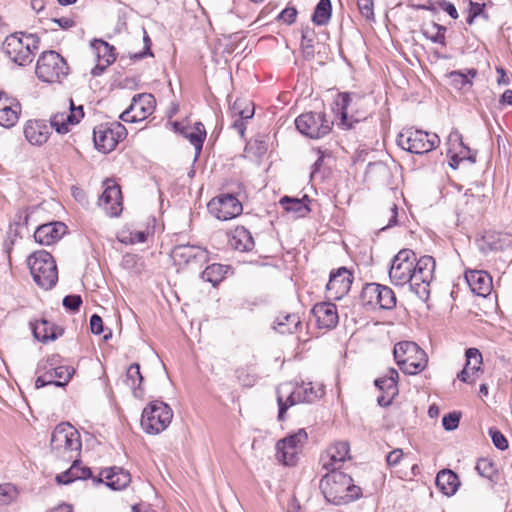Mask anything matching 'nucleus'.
Segmentation results:
<instances>
[{
	"label": "nucleus",
	"mask_w": 512,
	"mask_h": 512,
	"mask_svg": "<svg viewBox=\"0 0 512 512\" xmlns=\"http://www.w3.org/2000/svg\"><path fill=\"white\" fill-rule=\"evenodd\" d=\"M84 117L83 106L76 107L70 99V112L56 113L50 119V124L44 120H29L24 127V135L32 145L44 144L54 128L58 133L64 134L69 131V125L80 122Z\"/></svg>",
	"instance_id": "1"
},
{
	"label": "nucleus",
	"mask_w": 512,
	"mask_h": 512,
	"mask_svg": "<svg viewBox=\"0 0 512 512\" xmlns=\"http://www.w3.org/2000/svg\"><path fill=\"white\" fill-rule=\"evenodd\" d=\"M319 488L327 502L341 505L360 496L361 489L353 484L352 478L342 471H330L320 480Z\"/></svg>",
	"instance_id": "2"
},
{
	"label": "nucleus",
	"mask_w": 512,
	"mask_h": 512,
	"mask_svg": "<svg viewBox=\"0 0 512 512\" xmlns=\"http://www.w3.org/2000/svg\"><path fill=\"white\" fill-rule=\"evenodd\" d=\"M39 43L40 39L35 34L16 32L5 38L2 50L13 63L26 66L33 61Z\"/></svg>",
	"instance_id": "3"
},
{
	"label": "nucleus",
	"mask_w": 512,
	"mask_h": 512,
	"mask_svg": "<svg viewBox=\"0 0 512 512\" xmlns=\"http://www.w3.org/2000/svg\"><path fill=\"white\" fill-rule=\"evenodd\" d=\"M81 446L80 434L71 424L63 422L53 430L50 447L55 457L71 461L79 456Z\"/></svg>",
	"instance_id": "4"
},
{
	"label": "nucleus",
	"mask_w": 512,
	"mask_h": 512,
	"mask_svg": "<svg viewBox=\"0 0 512 512\" xmlns=\"http://www.w3.org/2000/svg\"><path fill=\"white\" fill-rule=\"evenodd\" d=\"M336 112L340 115L339 125L345 129L354 128L355 124L368 117L365 98L355 92H342L335 100Z\"/></svg>",
	"instance_id": "5"
},
{
	"label": "nucleus",
	"mask_w": 512,
	"mask_h": 512,
	"mask_svg": "<svg viewBox=\"0 0 512 512\" xmlns=\"http://www.w3.org/2000/svg\"><path fill=\"white\" fill-rule=\"evenodd\" d=\"M288 384L280 385L277 388V403L279 406L278 420H284V414L289 407L301 403H312L321 398L324 394L322 386L314 387L311 382L302 383L291 391H287Z\"/></svg>",
	"instance_id": "6"
},
{
	"label": "nucleus",
	"mask_w": 512,
	"mask_h": 512,
	"mask_svg": "<svg viewBox=\"0 0 512 512\" xmlns=\"http://www.w3.org/2000/svg\"><path fill=\"white\" fill-rule=\"evenodd\" d=\"M27 264L35 283L43 289H51L58 280L57 266L52 255L45 250L32 253Z\"/></svg>",
	"instance_id": "7"
},
{
	"label": "nucleus",
	"mask_w": 512,
	"mask_h": 512,
	"mask_svg": "<svg viewBox=\"0 0 512 512\" xmlns=\"http://www.w3.org/2000/svg\"><path fill=\"white\" fill-rule=\"evenodd\" d=\"M395 361L403 373L416 375L422 372L428 363L426 352L412 341H401L393 350Z\"/></svg>",
	"instance_id": "8"
},
{
	"label": "nucleus",
	"mask_w": 512,
	"mask_h": 512,
	"mask_svg": "<svg viewBox=\"0 0 512 512\" xmlns=\"http://www.w3.org/2000/svg\"><path fill=\"white\" fill-rule=\"evenodd\" d=\"M35 73L42 82L61 83L69 74V66L58 52L48 50L39 56Z\"/></svg>",
	"instance_id": "9"
},
{
	"label": "nucleus",
	"mask_w": 512,
	"mask_h": 512,
	"mask_svg": "<svg viewBox=\"0 0 512 512\" xmlns=\"http://www.w3.org/2000/svg\"><path fill=\"white\" fill-rule=\"evenodd\" d=\"M396 143L400 148L410 153L425 154L439 145L440 138L436 133L407 128L398 134Z\"/></svg>",
	"instance_id": "10"
},
{
	"label": "nucleus",
	"mask_w": 512,
	"mask_h": 512,
	"mask_svg": "<svg viewBox=\"0 0 512 512\" xmlns=\"http://www.w3.org/2000/svg\"><path fill=\"white\" fill-rule=\"evenodd\" d=\"M173 418V411L163 401L155 400L144 408L141 417L142 429L151 435L164 431Z\"/></svg>",
	"instance_id": "11"
},
{
	"label": "nucleus",
	"mask_w": 512,
	"mask_h": 512,
	"mask_svg": "<svg viewBox=\"0 0 512 512\" xmlns=\"http://www.w3.org/2000/svg\"><path fill=\"white\" fill-rule=\"evenodd\" d=\"M435 266L434 258L429 255H424L413 263L414 284H411V290L422 301L429 298V285L434 278Z\"/></svg>",
	"instance_id": "12"
},
{
	"label": "nucleus",
	"mask_w": 512,
	"mask_h": 512,
	"mask_svg": "<svg viewBox=\"0 0 512 512\" xmlns=\"http://www.w3.org/2000/svg\"><path fill=\"white\" fill-rule=\"evenodd\" d=\"M297 130L311 139H320L332 129L333 122L323 112H306L295 119Z\"/></svg>",
	"instance_id": "13"
},
{
	"label": "nucleus",
	"mask_w": 512,
	"mask_h": 512,
	"mask_svg": "<svg viewBox=\"0 0 512 512\" xmlns=\"http://www.w3.org/2000/svg\"><path fill=\"white\" fill-rule=\"evenodd\" d=\"M360 300L363 306L375 309L391 310L396 306L394 291L385 285L378 283H367L362 288Z\"/></svg>",
	"instance_id": "14"
},
{
	"label": "nucleus",
	"mask_w": 512,
	"mask_h": 512,
	"mask_svg": "<svg viewBox=\"0 0 512 512\" xmlns=\"http://www.w3.org/2000/svg\"><path fill=\"white\" fill-rule=\"evenodd\" d=\"M415 261L416 254L410 249H402L394 256L389 270V278L393 285L414 284L412 270Z\"/></svg>",
	"instance_id": "15"
},
{
	"label": "nucleus",
	"mask_w": 512,
	"mask_h": 512,
	"mask_svg": "<svg viewBox=\"0 0 512 512\" xmlns=\"http://www.w3.org/2000/svg\"><path fill=\"white\" fill-rule=\"evenodd\" d=\"M308 435L305 429L288 435L276 443V458L284 465L292 466L297 461V455L307 442Z\"/></svg>",
	"instance_id": "16"
},
{
	"label": "nucleus",
	"mask_w": 512,
	"mask_h": 512,
	"mask_svg": "<svg viewBox=\"0 0 512 512\" xmlns=\"http://www.w3.org/2000/svg\"><path fill=\"white\" fill-rule=\"evenodd\" d=\"M156 100L150 93H141L133 96L129 107L123 111L119 118L124 122H140L153 114Z\"/></svg>",
	"instance_id": "17"
},
{
	"label": "nucleus",
	"mask_w": 512,
	"mask_h": 512,
	"mask_svg": "<svg viewBox=\"0 0 512 512\" xmlns=\"http://www.w3.org/2000/svg\"><path fill=\"white\" fill-rule=\"evenodd\" d=\"M208 211L218 220L227 221L239 216L243 206L233 194H220L207 204Z\"/></svg>",
	"instance_id": "18"
},
{
	"label": "nucleus",
	"mask_w": 512,
	"mask_h": 512,
	"mask_svg": "<svg viewBox=\"0 0 512 512\" xmlns=\"http://www.w3.org/2000/svg\"><path fill=\"white\" fill-rule=\"evenodd\" d=\"M171 257L179 266L203 264L208 261V252L197 245L179 244L172 249Z\"/></svg>",
	"instance_id": "19"
},
{
	"label": "nucleus",
	"mask_w": 512,
	"mask_h": 512,
	"mask_svg": "<svg viewBox=\"0 0 512 512\" xmlns=\"http://www.w3.org/2000/svg\"><path fill=\"white\" fill-rule=\"evenodd\" d=\"M352 282V273L346 267H340L330 273L326 289L331 298L341 299L349 292Z\"/></svg>",
	"instance_id": "20"
},
{
	"label": "nucleus",
	"mask_w": 512,
	"mask_h": 512,
	"mask_svg": "<svg viewBox=\"0 0 512 512\" xmlns=\"http://www.w3.org/2000/svg\"><path fill=\"white\" fill-rule=\"evenodd\" d=\"M349 451L348 442L339 441L334 443L327 449L326 455L321 458L323 468L328 472L340 471L342 463L350 458Z\"/></svg>",
	"instance_id": "21"
},
{
	"label": "nucleus",
	"mask_w": 512,
	"mask_h": 512,
	"mask_svg": "<svg viewBox=\"0 0 512 512\" xmlns=\"http://www.w3.org/2000/svg\"><path fill=\"white\" fill-rule=\"evenodd\" d=\"M74 369L69 366H57L48 369L44 374L37 377L35 381L36 388H42L47 385L64 387L70 381Z\"/></svg>",
	"instance_id": "22"
},
{
	"label": "nucleus",
	"mask_w": 512,
	"mask_h": 512,
	"mask_svg": "<svg viewBox=\"0 0 512 512\" xmlns=\"http://www.w3.org/2000/svg\"><path fill=\"white\" fill-rule=\"evenodd\" d=\"M99 206L111 217L118 216L122 211V194L115 183L107 182L105 190L99 198Z\"/></svg>",
	"instance_id": "23"
},
{
	"label": "nucleus",
	"mask_w": 512,
	"mask_h": 512,
	"mask_svg": "<svg viewBox=\"0 0 512 512\" xmlns=\"http://www.w3.org/2000/svg\"><path fill=\"white\" fill-rule=\"evenodd\" d=\"M67 226L62 222L40 225L34 232V239L41 245H52L66 233Z\"/></svg>",
	"instance_id": "24"
},
{
	"label": "nucleus",
	"mask_w": 512,
	"mask_h": 512,
	"mask_svg": "<svg viewBox=\"0 0 512 512\" xmlns=\"http://www.w3.org/2000/svg\"><path fill=\"white\" fill-rule=\"evenodd\" d=\"M312 314L316 318L319 328L332 329L339 321L336 305L330 302H321L314 305Z\"/></svg>",
	"instance_id": "25"
},
{
	"label": "nucleus",
	"mask_w": 512,
	"mask_h": 512,
	"mask_svg": "<svg viewBox=\"0 0 512 512\" xmlns=\"http://www.w3.org/2000/svg\"><path fill=\"white\" fill-rule=\"evenodd\" d=\"M101 478L95 479L97 483H102L105 479L106 485L113 490H122L128 486L131 476L128 471L119 467H111L101 471Z\"/></svg>",
	"instance_id": "26"
},
{
	"label": "nucleus",
	"mask_w": 512,
	"mask_h": 512,
	"mask_svg": "<svg viewBox=\"0 0 512 512\" xmlns=\"http://www.w3.org/2000/svg\"><path fill=\"white\" fill-rule=\"evenodd\" d=\"M30 327L33 336L43 343L56 340L64 333V329L62 327L56 326L46 319L30 322Z\"/></svg>",
	"instance_id": "27"
},
{
	"label": "nucleus",
	"mask_w": 512,
	"mask_h": 512,
	"mask_svg": "<svg viewBox=\"0 0 512 512\" xmlns=\"http://www.w3.org/2000/svg\"><path fill=\"white\" fill-rule=\"evenodd\" d=\"M21 112L20 104L5 95L0 94V125L6 128L13 127Z\"/></svg>",
	"instance_id": "28"
},
{
	"label": "nucleus",
	"mask_w": 512,
	"mask_h": 512,
	"mask_svg": "<svg viewBox=\"0 0 512 512\" xmlns=\"http://www.w3.org/2000/svg\"><path fill=\"white\" fill-rule=\"evenodd\" d=\"M468 285L478 296H487L492 290V278L485 271H469L465 274Z\"/></svg>",
	"instance_id": "29"
},
{
	"label": "nucleus",
	"mask_w": 512,
	"mask_h": 512,
	"mask_svg": "<svg viewBox=\"0 0 512 512\" xmlns=\"http://www.w3.org/2000/svg\"><path fill=\"white\" fill-rule=\"evenodd\" d=\"M72 461L73 464L68 470L56 476L55 480L58 484L67 485L75 480H85L91 477L92 472L90 468L80 466V462L77 458H74Z\"/></svg>",
	"instance_id": "30"
},
{
	"label": "nucleus",
	"mask_w": 512,
	"mask_h": 512,
	"mask_svg": "<svg viewBox=\"0 0 512 512\" xmlns=\"http://www.w3.org/2000/svg\"><path fill=\"white\" fill-rule=\"evenodd\" d=\"M93 139L96 149L103 153L112 151L118 142L113 131L109 128H104L103 126H99L94 129Z\"/></svg>",
	"instance_id": "31"
},
{
	"label": "nucleus",
	"mask_w": 512,
	"mask_h": 512,
	"mask_svg": "<svg viewBox=\"0 0 512 512\" xmlns=\"http://www.w3.org/2000/svg\"><path fill=\"white\" fill-rule=\"evenodd\" d=\"M309 202L310 198L308 195H304L302 198L283 196L279 204L286 212L294 213L296 217H304L310 212Z\"/></svg>",
	"instance_id": "32"
},
{
	"label": "nucleus",
	"mask_w": 512,
	"mask_h": 512,
	"mask_svg": "<svg viewBox=\"0 0 512 512\" xmlns=\"http://www.w3.org/2000/svg\"><path fill=\"white\" fill-rule=\"evenodd\" d=\"M435 482L439 490L447 496L454 495L460 485L458 475L449 469L438 472Z\"/></svg>",
	"instance_id": "33"
},
{
	"label": "nucleus",
	"mask_w": 512,
	"mask_h": 512,
	"mask_svg": "<svg viewBox=\"0 0 512 512\" xmlns=\"http://www.w3.org/2000/svg\"><path fill=\"white\" fill-rule=\"evenodd\" d=\"M230 246L240 252H248L254 248V239L249 230L243 226H237L229 241Z\"/></svg>",
	"instance_id": "34"
},
{
	"label": "nucleus",
	"mask_w": 512,
	"mask_h": 512,
	"mask_svg": "<svg viewBox=\"0 0 512 512\" xmlns=\"http://www.w3.org/2000/svg\"><path fill=\"white\" fill-rule=\"evenodd\" d=\"M123 381L132 390L135 398H143L144 390L141 387L143 376L140 373V366L138 363H133L127 368Z\"/></svg>",
	"instance_id": "35"
},
{
	"label": "nucleus",
	"mask_w": 512,
	"mask_h": 512,
	"mask_svg": "<svg viewBox=\"0 0 512 512\" xmlns=\"http://www.w3.org/2000/svg\"><path fill=\"white\" fill-rule=\"evenodd\" d=\"M398 378V371L394 368H390L383 377L375 380V386L387 396L395 397L398 394Z\"/></svg>",
	"instance_id": "36"
},
{
	"label": "nucleus",
	"mask_w": 512,
	"mask_h": 512,
	"mask_svg": "<svg viewBox=\"0 0 512 512\" xmlns=\"http://www.w3.org/2000/svg\"><path fill=\"white\" fill-rule=\"evenodd\" d=\"M300 324V317L297 314H280L275 321L274 328L281 334H292Z\"/></svg>",
	"instance_id": "37"
},
{
	"label": "nucleus",
	"mask_w": 512,
	"mask_h": 512,
	"mask_svg": "<svg viewBox=\"0 0 512 512\" xmlns=\"http://www.w3.org/2000/svg\"><path fill=\"white\" fill-rule=\"evenodd\" d=\"M91 47L96 51L99 59L103 60L106 65H111L116 60V52L114 46L102 39H94Z\"/></svg>",
	"instance_id": "38"
},
{
	"label": "nucleus",
	"mask_w": 512,
	"mask_h": 512,
	"mask_svg": "<svg viewBox=\"0 0 512 512\" xmlns=\"http://www.w3.org/2000/svg\"><path fill=\"white\" fill-rule=\"evenodd\" d=\"M227 271V267L218 263L211 264L201 273V279L213 286L219 284Z\"/></svg>",
	"instance_id": "39"
},
{
	"label": "nucleus",
	"mask_w": 512,
	"mask_h": 512,
	"mask_svg": "<svg viewBox=\"0 0 512 512\" xmlns=\"http://www.w3.org/2000/svg\"><path fill=\"white\" fill-rule=\"evenodd\" d=\"M332 13V4L330 0H320L315 7L312 21L319 26L326 25Z\"/></svg>",
	"instance_id": "40"
},
{
	"label": "nucleus",
	"mask_w": 512,
	"mask_h": 512,
	"mask_svg": "<svg viewBox=\"0 0 512 512\" xmlns=\"http://www.w3.org/2000/svg\"><path fill=\"white\" fill-rule=\"evenodd\" d=\"M466 366L471 369V373L474 374L480 369L482 364V354L477 348H468L465 352Z\"/></svg>",
	"instance_id": "41"
},
{
	"label": "nucleus",
	"mask_w": 512,
	"mask_h": 512,
	"mask_svg": "<svg viewBox=\"0 0 512 512\" xmlns=\"http://www.w3.org/2000/svg\"><path fill=\"white\" fill-rule=\"evenodd\" d=\"M451 84L458 90H468L472 87V81L468 76L460 71H452L449 73Z\"/></svg>",
	"instance_id": "42"
},
{
	"label": "nucleus",
	"mask_w": 512,
	"mask_h": 512,
	"mask_svg": "<svg viewBox=\"0 0 512 512\" xmlns=\"http://www.w3.org/2000/svg\"><path fill=\"white\" fill-rule=\"evenodd\" d=\"M17 489L10 483L0 485V507L9 505L17 497Z\"/></svg>",
	"instance_id": "43"
},
{
	"label": "nucleus",
	"mask_w": 512,
	"mask_h": 512,
	"mask_svg": "<svg viewBox=\"0 0 512 512\" xmlns=\"http://www.w3.org/2000/svg\"><path fill=\"white\" fill-rule=\"evenodd\" d=\"M475 469L482 477L491 479L495 473L494 464L486 458H481L477 461Z\"/></svg>",
	"instance_id": "44"
},
{
	"label": "nucleus",
	"mask_w": 512,
	"mask_h": 512,
	"mask_svg": "<svg viewBox=\"0 0 512 512\" xmlns=\"http://www.w3.org/2000/svg\"><path fill=\"white\" fill-rule=\"evenodd\" d=\"M28 219L29 214L25 209L18 210L14 216L13 222L10 224V233H14V235L17 236L19 234L18 228L27 225Z\"/></svg>",
	"instance_id": "45"
},
{
	"label": "nucleus",
	"mask_w": 512,
	"mask_h": 512,
	"mask_svg": "<svg viewBox=\"0 0 512 512\" xmlns=\"http://www.w3.org/2000/svg\"><path fill=\"white\" fill-rule=\"evenodd\" d=\"M181 134L185 138H187L190 141V143L195 147L196 154L198 155L202 150V146H203V142H204L205 138L202 136H199L198 133H196L195 131H193L190 128H183L181 130Z\"/></svg>",
	"instance_id": "46"
},
{
	"label": "nucleus",
	"mask_w": 512,
	"mask_h": 512,
	"mask_svg": "<svg viewBox=\"0 0 512 512\" xmlns=\"http://www.w3.org/2000/svg\"><path fill=\"white\" fill-rule=\"evenodd\" d=\"M139 261L140 258L136 254L127 253L122 257L121 266L126 270L140 273Z\"/></svg>",
	"instance_id": "47"
},
{
	"label": "nucleus",
	"mask_w": 512,
	"mask_h": 512,
	"mask_svg": "<svg viewBox=\"0 0 512 512\" xmlns=\"http://www.w3.org/2000/svg\"><path fill=\"white\" fill-rule=\"evenodd\" d=\"M383 218H387L388 222L385 226L381 228V230H385L387 228H391L398 223V206L395 203H391L386 211L382 213Z\"/></svg>",
	"instance_id": "48"
},
{
	"label": "nucleus",
	"mask_w": 512,
	"mask_h": 512,
	"mask_svg": "<svg viewBox=\"0 0 512 512\" xmlns=\"http://www.w3.org/2000/svg\"><path fill=\"white\" fill-rule=\"evenodd\" d=\"M489 435L497 449L504 451L508 448V441L501 431L496 428H490Z\"/></svg>",
	"instance_id": "49"
},
{
	"label": "nucleus",
	"mask_w": 512,
	"mask_h": 512,
	"mask_svg": "<svg viewBox=\"0 0 512 512\" xmlns=\"http://www.w3.org/2000/svg\"><path fill=\"white\" fill-rule=\"evenodd\" d=\"M357 5L363 17L367 20L374 19V0H358Z\"/></svg>",
	"instance_id": "50"
},
{
	"label": "nucleus",
	"mask_w": 512,
	"mask_h": 512,
	"mask_svg": "<svg viewBox=\"0 0 512 512\" xmlns=\"http://www.w3.org/2000/svg\"><path fill=\"white\" fill-rule=\"evenodd\" d=\"M460 421V414L456 412L448 413L443 416L442 418V425L445 430L447 431H453L455 430Z\"/></svg>",
	"instance_id": "51"
},
{
	"label": "nucleus",
	"mask_w": 512,
	"mask_h": 512,
	"mask_svg": "<svg viewBox=\"0 0 512 512\" xmlns=\"http://www.w3.org/2000/svg\"><path fill=\"white\" fill-rule=\"evenodd\" d=\"M62 303L67 310L77 312L82 304V298L80 295H67Z\"/></svg>",
	"instance_id": "52"
},
{
	"label": "nucleus",
	"mask_w": 512,
	"mask_h": 512,
	"mask_svg": "<svg viewBox=\"0 0 512 512\" xmlns=\"http://www.w3.org/2000/svg\"><path fill=\"white\" fill-rule=\"evenodd\" d=\"M449 141L450 142H458L459 145L462 147L463 150L460 151V154H462V158H468L471 161H475L474 158H471L468 154L470 153V149L464 145L462 135L457 131H452L449 134Z\"/></svg>",
	"instance_id": "53"
},
{
	"label": "nucleus",
	"mask_w": 512,
	"mask_h": 512,
	"mask_svg": "<svg viewBox=\"0 0 512 512\" xmlns=\"http://www.w3.org/2000/svg\"><path fill=\"white\" fill-rule=\"evenodd\" d=\"M90 329L91 332L95 335H100L101 333H103V320L98 314H93L90 317Z\"/></svg>",
	"instance_id": "54"
},
{
	"label": "nucleus",
	"mask_w": 512,
	"mask_h": 512,
	"mask_svg": "<svg viewBox=\"0 0 512 512\" xmlns=\"http://www.w3.org/2000/svg\"><path fill=\"white\" fill-rule=\"evenodd\" d=\"M143 40H144V44H145V47L143 49V51H141L140 53H135L133 55V58L136 59V60H140V59H143L147 56H152V52H151V40L147 34V32L144 30V36H143Z\"/></svg>",
	"instance_id": "55"
},
{
	"label": "nucleus",
	"mask_w": 512,
	"mask_h": 512,
	"mask_svg": "<svg viewBox=\"0 0 512 512\" xmlns=\"http://www.w3.org/2000/svg\"><path fill=\"white\" fill-rule=\"evenodd\" d=\"M296 16L297 10L293 7H287L279 14L278 18L284 23L292 24L295 21Z\"/></svg>",
	"instance_id": "56"
},
{
	"label": "nucleus",
	"mask_w": 512,
	"mask_h": 512,
	"mask_svg": "<svg viewBox=\"0 0 512 512\" xmlns=\"http://www.w3.org/2000/svg\"><path fill=\"white\" fill-rule=\"evenodd\" d=\"M248 105V100L244 98H237L234 103L230 107V115L232 118L240 117L241 110H243V106Z\"/></svg>",
	"instance_id": "57"
},
{
	"label": "nucleus",
	"mask_w": 512,
	"mask_h": 512,
	"mask_svg": "<svg viewBox=\"0 0 512 512\" xmlns=\"http://www.w3.org/2000/svg\"><path fill=\"white\" fill-rule=\"evenodd\" d=\"M433 27L437 30L436 34L429 37L430 40L433 42V43H439V44H442L444 45L445 44V31H446V28L439 25V24H436L434 23L433 24Z\"/></svg>",
	"instance_id": "58"
},
{
	"label": "nucleus",
	"mask_w": 512,
	"mask_h": 512,
	"mask_svg": "<svg viewBox=\"0 0 512 512\" xmlns=\"http://www.w3.org/2000/svg\"><path fill=\"white\" fill-rule=\"evenodd\" d=\"M403 457V451L401 449H394L393 451L389 452L386 461L389 466H396L399 464L400 460Z\"/></svg>",
	"instance_id": "59"
},
{
	"label": "nucleus",
	"mask_w": 512,
	"mask_h": 512,
	"mask_svg": "<svg viewBox=\"0 0 512 512\" xmlns=\"http://www.w3.org/2000/svg\"><path fill=\"white\" fill-rule=\"evenodd\" d=\"M439 7L445 11L451 18L457 19L458 18V12L454 4L442 0L438 3Z\"/></svg>",
	"instance_id": "60"
},
{
	"label": "nucleus",
	"mask_w": 512,
	"mask_h": 512,
	"mask_svg": "<svg viewBox=\"0 0 512 512\" xmlns=\"http://www.w3.org/2000/svg\"><path fill=\"white\" fill-rule=\"evenodd\" d=\"M233 122L231 123V128L237 131V133L244 137L245 131H246V121L245 119L241 117H234Z\"/></svg>",
	"instance_id": "61"
},
{
	"label": "nucleus",
	"mask_w": 512,
	"mask_h": 512,
	"mask_svg": "<svg viewBox=\"0 0 512 512\" xmlns=\"http://www.w3.org/2000/svg\"><path fill=\"white\" fill-rule=\"evenodd\" d=\"M254 113H255L254 105L250 100H248V105L244 104L243 110H241L240 117L245 120H249L254 116Z\"/></svg>",
	"instance_id": "62"
},
{
	"label": "nucleus",
	"mask_w": 512,
	"mask_h": 512,
	"mask_svg": "<svg viewBox=\"0 0 512 512\" xmlns=\"http://www.w3.org/2000/svg\"><path fill=\"white\" fill-rule=\"evenodd\" d=\"M53 21L62 29H69L75 26L74 20L69 17L54 18Z\"/></svg>",
	"instance_id": "63"
},
{
	"label": "nucleus",
	"mask_w": 512,
	"mask_h": 512,
	"mask_svg": "<svg viewBox=\"0 0 512 512\" xmlns=\"http://www.w3.org/2000/svg\"><path fill=\"white\" fill-rule=\"evenodd\" d=\"M59 360V355L54 354L47 358L45 363H39L38 369H47L48 367L52 368L54 367Z\"/></svg>",
	"instance_id": "64"
}]
</instances>
